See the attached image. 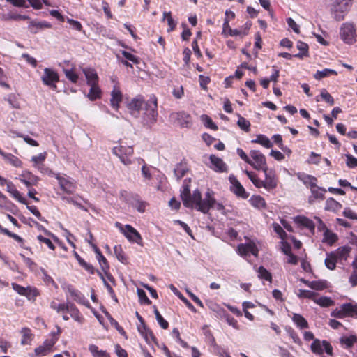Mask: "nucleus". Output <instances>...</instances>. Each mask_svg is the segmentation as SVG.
I'll return each instance as SVG.
<instances>
[{
  "label": "nucleus",
  "instance_id": "1",
  "mask_svg": "<svg viewBox=\"0 0 357 357\" xmlns=\"http://www.w3.org/2000/svg\"><path fill=\"white\" fill-rule=\"evenodd\" d=\"M181 198L185 207L195 208L204 214L208 213L210 209L216 204L213 191L208 190L205 194L204 199H202L200 191L197 189L191 194L190 186L187 184L183 186Z\"/></svg>",
  "mask_w": 357,
  "mask_h": 357
},
{
  "label": "nucleus",
  "instance_id": "2",
  "mask_svg": "<svg viewBox=\"0 0 357 357\" xmlns=\"http://www.w3.org/2000/svg\"><path fill=\"white\" fill-rule=\"evenodd\" d=\"M50 307L58 313H63L62 318L65 321L69 320V317L65 313L68 312L73 319L78 323H83L84 318L77 306L71 302L66 303H58L54 301L50 303Z\"/></svg>",
  "mask_w": 357,
  "mask_h": 357
},
{
  "label": "nucleus",
  "instance_id": "3",
  "mask_svg": "<svg viewBox=\"0 0 357 357\" xmlns=\"http://www.w3.org/2000/svg\"><path fill=\"white\" fill-rule=\"evenodd\" d=\"M143 121L144 123L151 127L156 121L158 118V100L155 96H152L144 102L143 107Z\"/></svg>",
  "mask_w": 357,
  "mask_h": 357
},
{
  "label": "nucleus",
  "instance_id": "4",
  "mask_svg": "<svg viewBox=\"0 0 357 357\" xmlns=\"http://www.w3.org/2000/svg\"><path fill=\"white\" fill-rule=\"evenodd\" d=\"M353 0H333L330 6L332 17L337 21L344 20L350 10Z\"/></svg>",
  "mask_w": 357,
  "mask_h": 357
},
{
  "label": "nucleus",
  "instance_id": "5",
  "mask_svg": "<svg viewBox=\"0 0 357 357\" xmlns=\"http://www.w3.org/2000/svg\"><path fill=\"white\" fill-rule=\"evenodd\" d=\"M339 37L346 45H351L357 41V27L352 22L342 23L339 29Z\"/></svg>",
  "mask_w": 357,
  "mask_h": 357
},
{
  "label": "nucleus",
  "instance_id": "6",
  "mask_svg": "<svg viewBox=\"0 0 357 357\" xmlns=\"http://www.w3.org/2000/svg\"><path fill=\"white\" fill-rule=\"evenodd\" d=\"M59 337L54 333H51V337L44 340L43 344L34 349L33 354H29L30 357H43L49 355L54 351V345Z\"/></svg>",
  "mask_w": 357,
  "mask_h": 357
},
{
  "label": "nucleus",
  "instance_id": "7",
  "mask_svg": "<svg viewBox=\"0 0 357 357\" xmlns=\"http://www.w3.org/2000/svg\"><path fill=\"white\" fill-rule=\"evenodd\" d=\"M115 226L124 235V236L130 243H136L138 245H143V240L139 232L130 225H123L116 222Z\"/></svg>",
  "mask_w": 357,
  "mask_h": 357
},
{
  "label": "nucleus",
  "instance_id": "8",
  "mask_svg": "<svg viewBox=\"0 0 357 357\" xmlns=\"http://www.w3.org/2000/svg\"><path fill=\"white\" fill-rule=\"evenodd\" d=\"M112 153L118 157L125 165H129L132 162L134 149L132 146H125L119 144L112 149Z\"/></svg>",
  "mask_w": 357,
  "mask_h": 357
},
{
  "label": "nucleus",
  "instance_id": "9",
  "mask_svg": "<svg viewBox=\"0 0 357 357\" xmlns=\"http://www.w3.org/2000/svg\"><path fill=\"white\" fill-rule=\"evenodd\" d=\"M55 178L58 181L60 189L64 194L72 195L76 191L77 183L73 178L66 175L61 176L59 173L55 174Z\"/></svg>",
  "mask_w": 357,
  "mask_h": 357
},
{
  "label": "nucleus",
  "instance_id": "10",
  "mask_svg": "<svg viewBox=\"0 0 357 357\" xmlns=\"http://www.w3.org/2000/svg\"><path fill=\"white\" fill-rule=\"evenodd\" d=\"M11 286L14 291L20 295L25 296L29 301H35L40 294V291L36 287L28 286L24 287L15 282L12 283Z\"/></svg>",
  "mask_w": 357,
  "mask_h": 357
},
{
  "label": "nucleus",
  "instance_id": "11",
  "mask_svg": "<svg viewBox=\"0 0 357 357\" xmlns=\"http://www.w3.org/2000/svg\"><path fill=\"white\" fill-rule=\"evenodd\" d=\"M169 121L181 128H190L192 126L191 116L184 111L172 112L169 115Z\"/></svg>",
  "mask_w": 357,
  "mask_h": 357
},
{
  "label": "nucleus",
  "instance_id": "12",
  "mask_svg": "<svg viewBox=\"0 0 357 357\" xmlns=\"http://www.w3.org/2000/svg\"><path fill=\"white\" fill-rule=\"evenodd\" d=\"M314 218L317 222L318 231L321 233L323 236V241L329 245L335 243L337 240V236L332 231L329 230L319 218Z\"/></svg>",
  "mask_w": 357,
  "mask_h": 357
},
{
  "label": "nucleus",
  "instance_id": "13",
  "mask_svg": "<svg viewBox=\"0 0 357 357\" xmlns=\"http://www.w3.org/2000/svg\"><path fill=\"white\" fill-rule=\"evenodd\" d=\"M43 83L52 89H56V83L59 82V75L52 68H45L41 77Z\"/></svg>",
  "mask_w": 357,
  "mask_h": 357
},
{
  "label": "nucleus",
  "instance_id": "14",
  "mask_svg": "<svg viewBox=\"0 0 357 357\" xmlns=\"http://www.w3.org/2000/svg\"><path fill=\"white\" fill-rule=\"evenodd\" d=\"M251 160V165L254 169L257 170H264L268 168L266 160L265 155L257 150H251L250 152Z\"/></svg>",
  "mask_w": 357,
  "mask_h": 357
},
{
  "label": "nucleus",
  "instance_id": "15",
  "mask_svg": "<svg viewBox=\"0 0 357 357\" xmlns=\"http://www.w3.org/2000/svg\"><path fill=\"white\" fill-rule=\"evenodd\" d=\"M229 181L231 183L230 190L238 197L242 199H247L249 197V193L246 192L244 187L241 184L239 181L234 175L229 176Z\"/></svg>",
  "mask_w": 357,
  "mask_h": 357
},
{
  "label": "nucleus",
  "instance_id": "16",
  "mask_svg": "<svg viewBox=\"0 0 357 357\" xmlns=\"http://www.w3.org/2000/svg\"><path fill=\"white\" fill-rule=\"evenodd\" d=\"M236 252L242 257H246L249 254H252L255 257H257L259 254V249L253 241H250L247 243H241L238 245Z\"/></svg>",
  "mask_w": 357,
  "mask_h": 357
},
{
  "label": "nucleus",
  "instance_id": "17",
  "mask_svg": "<svg viewBox=\"0 0 357 357\" xmlns=\"http://www.w3.org/2000/svg\"><path fill=\"white\" fill-rule=\"evenodd\" d=\"M19 180L27 188H31L37 185L40 178L30 171L24 170L19 175Z\"/></svg>",
  "mask_w": 357,
  "mask_h": 357
},
{
  "label": "nucleus",
  "instance_id": "18",
  "mask_svg": "<svg viewBox=\"0 0 357 357\" xmlns=\"http://www.w3.org/2000/svg\"><path fill=\"white\" fill-rule=\"evenodd\" d=\"M324 351L326 353V356L331 357L333 354L331 345L326 340H314V353L321 354Z\"/></svg>",
  "mask_w": 357,
  "mask_h": 357
},
{
  "label": "nucleus",
  "instance_id": "19",
  "mask_svg": "<svg viewBox=\"0 0 357 357\" xmlns=\"http://www.w3.org/2000/svg\"><path fill=\"white\" fill-rule=\"evenodd\" d=\"M263 172L265 175V180L264 181V188L268 190L275 189L278 184L275 172L272 169H268V168L264 169Z\"/></svg>",
  "mask_w": 357,
  "mask_h": 357
},
{
  "label": "nucleus",
  "instance_id": "20",
  "mask_svg": "<svg viewBox=\"0 0 357 357\" xmlns=\"http://www.w3.org/2000/svg\"><path fill=\"white\" fill-rule=\"evenodd\" d=\"M67 293L77 303L87 306V307L89 306V302L85 298L84 294L78 289H76L75 288H74L72 285H68L67 287Z\"/></svg>",
  "mask_w": 357,
  "mask_h": 357
},
{
  "label": "nucleus",
  "instance_id": "21",
  "mask_svg": "<svg viewBox=\"0 0 357 357\" xmlns=\"http://www.w3.org/2000/svg\"><path fill=\"white\" fill-rule=\"evenodd\" d=\"M144 102L143 96H138L131 100V101L128 104V108L132 114L137 116L139 114V111L143 109Z\"/></svg>",
  "mask_w": 357,
  "mask_h": 357
},
{
  "label": "nucleus",
  "instance_id": "22",
  "mask_svg": "<svg viewBox=\"0 0 357 357\" xmlns=\"http://www.w3.org/2000/svg\"><path fill=\"white\" fill-rule=\"evenodd\" d=\"M137 329L140 334L144 337L147 343H150L151 341L155 344H157V338L152 331L147 327L146 324L138 325Z\"/></svg>",
  "mask_w": 357,
  "mask_h": 357
},
{
  "label": "nucleus",
  "instance_id": "23",
  "mask_svg": "<svg viewBox=\"0 0 357 357\" xmlns=\"http://www.w3.org/2000/svg\"><path fill=\"white\" fill-rule=\"evenodd\" d=\"M6 190L13 198L23 204L27 205L28 202L26 199L22 196L16 186L11 181L7 183Z\"/></svg>",
  "mask_w": 357,
  "mask_h": 357
},
{
  "label": "nucleus",
  "instance_id": "24",
  "mask_svg": "<svg viewBox=\"0 0 357 357\" xmlns=\"http://www.w3.org/2000/svg\"><path fill=\"white\" fill-rule=\"evenodd\" d=\"M125 200L130 202V205L139 213H144L146 211V208L149 206V204L142 200L138 195H132L131 200H128L125 197Z\"/></svg>",
  "mask_w": 357,
  "mask_h": 357
},
{
  "label": "nucleus",
  "instance_id": "25",
  "mask_svg": "<svg viewBox=\"0 0 357 357\" xmlns=\"http://www.w3.org/2000/svg\"><path fill=\"white\" fill-rule=\"evenodd\" d=\"M82 72L85 75L86 84L89 86L98 84L99 77L95 69L86 68L82 69Z\"/></svg>",
  "mask_w": 357,
  "mask_h": 357
},
{
  "label": "nucleus",
  "instance_id": "26",
  "mask_svg": "<svg viewBox=\"0 0 357 357\" xmlns=\"http://www.w3.org/2000/svg\"><path fill=\"white\" fill-rule=\"evenodd\" d=\"M294 223L301 229H308L312 231V220L304 215H297L294 218Z\"/></svg>",
  "mask_w": 357,
  "mask_h": 357
},
{
  "label": "nucleus",
  "instance_id": "27",
  "mask_svg": "<svg viewBox=\"0 0 357 357\" xmlns=\"http://www.w3.org/2000/svg\"><path fill=\"white\" fill-rule=\"evenodd\" d=\"M0 155L7 163L10 164L15 167H21L22 166V162L20 159L12 153L4 152L1 148Z\"/></svg>",
  "mask_w": 357,
  "mask_h": 357
},
{
  "label": "nucleus",
  "instance_id": "28",
  "mask_svg": "<svg viewBox=\"0 0 357 357\" xmlns=\"http://www.w3.org/2000/svg\"><path fill=\"white\" fill-rule=\"evenodd\" d=\"M189 171V166L185 159H183L176 165L174 172L176 179L179 181Z\"/></svg>",
  "mask_w": 357,
  "mask_h": 357
},
{
  "label": "nucleus",
  "instance_id": "29",
  "mask_svg": "<svg viewBox=\"0 0 357 357\" xmlns=\"http://www.w3.org/2000/svg\"><path fill=\"white\" fill-rule=\"evenodd\" d=\"M210 161L213 165L212 169L214 171L218 172H227V165L221 158L215 156V155H211L210 156Z\"/></svg>",
  "mask_w": 357,
  "mask_h": 357
},
{
  "label": "nucleus",
  "instance_id": "30",
  "mask_svg": "<svg viewBox=\"0 0 357 357\" xmlns=\"http://www.w3.org/2000/svg\"><path fill=\"white\" fill-rule=\"evenodd\" d=\"M123 96L119 88L114 86L113 90L111 92V105L113 108L118 109L119 104L122 101Z\"/></svg>",
  "mask_w": 357,
  "mask_h": 357
},
{
  "label": "nucleus",
  "instance_id": "31",
  "mask_svg": "<svg viewBox=\"0 0 357 357\" xmlns=\"http://www.w3.org/2000/svg\"><path fill=\"white\" fill-rule=\"evenodd\" d=\"M351 251V248L349 246H343L337 249L335 252H332L336 257L338 261L342 262L346 261Z\"/></svg>",
  "mask_w": 357,
  "mask_h": 357
},
{
  "label": "nucleus",
  "instance_id": "32",
  "mask_svg": "<svg viewBox=\"0 0 357 357\" xmlns=\"http://www.w3.org/2000/svg\"><path fill=\"white\" fill-rule=\"evenodd\" d=\"M20 333L22 334L21 344L30 345L34 337L31 330L29 328L24 327L21 329Z\"/></svg>",
  "mask_w": 357,
  "mask_h": 357
},
{
  "label": "nucleus",
  "instance_id": "33",
  "mask_svg": "<svg viewBox=\"0 0 357 357\" xmlns=\"http://www.w3.org/2000/svg\"><path fill=\"white\" fill-rule=\"evenodd\" d=\"M90 89L87 98L91 101H94L101 98L102 91L98 84L89 85Z\"/></svg>",
  "mask_w": 357,
  "mask_h": 357
},
{
  "label": "nucleus",
  "instance_id": "34",
  "mask_svg": "<svg viewBox=\"0 0 357 357\" xmlns=\"http://www.w3.org/2000/svg\"><path fill=\"white\" fill-rule=\"evenodd\" d=\"M250 204L258 209L265 208L266 203L265 199L260 195H253L249 199Z\"/></svg>",
  "mask_w": 357,
  "mask_h": 357
},
{
  "label": "nucleus",
  "instance_id": "35",
  "mask_svg": "<svg viewBox=\"0 0 357 357\" xmlns=\"http://www.w3.org/2000/svg\"><path fill=\"white\" fill-rule=\"evenodd\" d=\"M314 303L322 307H328L334 305V301L327 296H314Z\"/></svg>",
  "mask_w": 357,
  "mask_h": 357
},
{
  "label": "nucleus",
  "instance_id": "36",
  "mask_svg": "<svg viewBox=\"0 0 357 357\" xmlns=\"http://www.w3.org/2000/svg\"><path fill=\"white\" fill-rule=\"evenodd\" d=\"M251 142L261 144L267 149H270L273 146V143L270 141L268 137L262 134L257 135L256 139H252Z\"/></svg>",
  "mask_w": 357,
  "mask_h": 357
},
{
  "label": "nucleus",
  "instance_id": "37",
  "mask_svg": "<svg viewBox=\"0 0 357 357\" xmlns=\"http://www.w3.org/2000/svg\"><path fill=\"white\" fill-rule=\"evenodd\" d=\"M342 208V205L333 198H329L326 202L325 209L333 212H337Z\"/></svg>",
  "mask_w": 357,
  "mask_h": 357
},
{
  "label": "nucleus",
  "instance_id": "38",
  "mask_svg": "<svg viewBox=\"0 0 357 357\" xmlns=\"http://www.w3.org/2000/svg\"><path fill=\"white\" fill-rule=\"evenodd\" d=\"M114 252L119 261L124 264L128 263V257L123 251L121 245H115L114 247Z\"/></svg>",
  "mask_w": 357,
  "mask_h": 357
},
{
  "label": "nucleus",
  "instance_id": "39",
  "mask_svg": "<svg viewBox=\"0 0 357 357\" xmlns=\"http://www.w3.org/2000/svg\"><path fill=\"white\" fill-rule=\"evenodd\" d=\"M74 256L75 259L77 260L79 264L84 268L86 271H88L90 274H94L95 273V268L94 267L86 262L84 259H82L79 255H78L76 252H74Z\"/></svg>",
  "mask_w": 357,
  "mask_h": 357
},
{
  "label": "nucleus",
  "instance_id": "40",
  "mask_svg": "<svg viewBox=\"0 0 357 357\" xmlns=\"http://www.w3.org/2000/svg\"><path fill=\"white\" fill-rule=\"evenodd\" d=\"M337 75V73L335 70L329 68H324L322 70L317 71V73L314 75V77L316 79L320 80L323 78Z\"/></svg>",
  "mask_w": 357,
  "mask_h": 357
},
{
  "label": "nucleus",
  "instance_id": "41",
  "mask_svg": "<svg viewBox=\"0 0 357 357\" xmlns=\"http://www.w3.org/2000/svg\"><path fill=\"white\" fill-rule=\"evenodd\" d=\"M244 172L255 187L258 188H264V181L259 179L255 173L248 170H245Z\"/></svg>",
  "mask_w": 357,
  "mask_h": 357
},
{
  "label": "nucleus",
  "instance_id": "42",
  "mask_svg": "<svg viewBox=\"0 0 357 357\" xmlns=\"http://www.w3.org/2000/svg\"><path fill=\"white\" fill-rule=\"evenodd\" d=\"M244 172L255 187L258 188H264V181L259 179L255 173L248 170H245Z\"/></svg>",
  "mask_w": 357,
  "mask_h": 357
},
{
  "label": "nucleus",
  "instance_id": "43",
  "mask_svg": "<svg viewBox=\"0 0 357 357\" xmlns=\"http://www.w3.org/2000/svg\"><path fill=\"white\" fill-rule=\"evenodd\" d=\"M89 350L93 357H110L109 353L104 350H99L98 347L95 344H90Z\"/></svg>",
  "mask_w": 357,
  "mask_h": 357
},
{
  "label": "nucleus",
  "instance_id": "44",
  "mask_svg": "<svg viewBox=\"0 0 357 357\" xmlns=\"http://www.w3.org/2000/svg\"><path fill=\"white\" fill-rule=\"evenodd\" d=\"M47 156V153L46 151L40 153L37 155L32 156L31 161L33 162V166L35 168H37L40 165L44 164L43 162L46 160Z\"/></svg>",
  "mask_w": 357,
  "mask_h": 357
},
{
  "label": "nucleus",
  "instance_id": "45",
  "mask_svg": "<svg viewBox=\"0 0 357 357\" xmlns=\"http://www.w3.org/2000/svg\"><path fill=\"white\" fill-rule=\"evenodd\" d=\"M0 233L13 238L17 242H18L21 246H22L24 243V241L22 237H20V236H18L16 234H14V233L10 231L8 229L3 228L1 225H0Z\"/></svg>",
  "mask_w": 357,
  "mask_h": 357
},
{
  "label": "nucleus",
  "instance_id": "46",
  "mask_svg": "<svg viewBox=\"0 0 357 357\" xmlns=\"http://www.w3.org/2000/svg\"><path fill=\"white\" fill-rule=\"evenodd\" d=\"M297 176L307 188L312 191V176L304 172H298Z\"/></svg>",
  "mask_w": 357,
  "mask_h": 357
},
{
  "label": "nucleus",
  "instance_id": "47",
  "mask_svg": "<svg viewBox=\"0 0 357 357\" xmlns=\"http://www.w3.org/2000/svg\"><path fill=\"white\" fill-rule=\"evenodd\" d=\"M63 73L66 75V77L72 83L76 84L79 79V75L75 72L73 68L70 69H63Z\"/></svg>",
  "mask_w": 357,
  "mask_h": 357
},
{
  "label": "nucleus",
  "instance_id": "48",
  "mask_svg": "<svg viewBox=\"0 0 357 357\" xmlns=\"http://www.w3.org/2000/svg\"><path fill=\"white\" fill-rule=\"evenodd\" d=\"M50 24L46 22H36L34 21H31L29 26V29L31 33L36 34L38 33V29H41L45 27L50 28Z\"/></svg>",
  "mask_w": 357,
  "mask_h": 357
},
{
  "label": "nucleus",
  "instance_id": "49",
  "mask_svg": "<svg viewBox=\"0 0 357 357\" xmlns=\"http://www.w3.org/2000/svg\"><path fill=\"white\" fill-rule=\"evenodd\" d=\"M292 320L301 329L306 328L308 326L306 319L299 314H294Z\"/></svg>",
  "mask_w": 357,
  "mask_h": 357
},
{
  "label": "nucleus",
  "instance_id": "50",
  "mask_svg": "<svg viewBox=\"0 0 357 357\" xmlns=\"http://www.w3.org/2000/svg\"><path fill=\"white\" fill-rule=\"evenodd\" d=\"M317 41L324 46L329 45V36L327 32L321 31V33H314Z\"/></svg>",
  "mask_w": 357,
  "mask_h": 357
},
{
  "label": "nucleus",
  "instance_id": "51",
  "mask_svg": "<svg viewBox=\"0 0 357 357\" xmlns=\"http://www.w3.org/2000/svg\"><path fill=\"white\" fill-rule=\"evenodd\" d=\"M320 100H323L331 105L334 104V99L330 95V93L324 89H321L320 96H317L316 98L317 101H320Z\"/></svg>",
  "mask_w": 357,
  "mask_h": 357
},
{
  "label": "nucleus",
  "instance_id": "52",
  "mask_svg": "<svg viewBox=\"0 0 357 357\" xmlns=\"http://www.w3.org/2000/svg\"><path fill=\"white\" fill-rule=\"evenodd\" d=\"M337 262H338V260L332 252L328 255L325 259V265L330 270H334L335 268Z\"/></svg>",
  "mask_w": 357,
  "mask_h": 357
},
{
  "label": "nucleus",
  "instance_id": "53",
  "mask_svg": "<svg viewBox=\"0 0 357 357\" xmlns=\"http://www.w3.org/2000/svg\"><path fill=\"white\" fill-rule=\"evenodd\" d=\"M258 277L261 279H264L266 281L271 282L272 281V275L271 273L264 266H261L258 268Z\"/></svg>",
  "mask_w": 357,
  "mask_h": 357
},
{
  "label": "nucleus",
  "instance_id": "54",
  "mask_svg": "<svg viewBox=\"0 0 357 357\" xmlns=\"http://www.w3.org/2000/svg\"><path fill=\"white\" fill-rule=\"evenodd\" d=\"M345 316H352L357 314V306L353 305L351 303H346L342 305Z\"/></svg>",
  "mask_w": 357,
  "mask_h": 357
},
{
  "label": "nucleus",
  "instance_id": "55",
  "mask_svg": "<svg viewBox=\"0 0 357 357\" xmlns=\"http://www.w3.org/2000/svg\"><path fill=\"white\" fill-rule=\"evenodd\" d=\"M202 121L204 126L213 130H217L218 129L217 125L213 121L212 119L206 114L202 116Z\"/></svg>",
  "mask_w": 357,
  "mask_h": 357
},
{
  "label": "nucleus",
  "instance_id": "56",
  "mask_svg": "<svg viewBox=\"0 0 357 357\" xmlns=\"http://www.w3.org/2000/svg\"><path fill=\"white\" fill-rule=\"evenodd\" d=\"M10 132L12 133L15 134L17 137L23 138L24 141L26 143H27L28 144H29L30 146H39V144L36 140L31 138L28 135H24L23 134H21V133H19V132H15L13 130H11Z\"/></svg>",
  "mask_w": 357,
  "mask_h": 357
},
{
  "label": "nucleus",
  "instance_id": "57",
  "mask_svg": "<svg viewBox=\"0 0 357 357\" xmlns=\"http://www.w3.org/2000/svg\"><path fill=\"white\" fill-rule=\"evenodd\" d=\"M163 17L164 19L167 20V24L169 26L168 31L170 32L174 30L176 26V23L172 18L171 12H164Z\"/></svg>",
  "mask_w": 357,
  "mask_h": 357
},
{
  "label": "nucleus",
  "instance_id": "58",
  "mask_svg": "<svg viewBox=\"0 0 357 357\" xmlns=\"http://www.w3.org/2000/svg\"><path fill=\"white\" fill-rule=\"evenodd\" d=\"M340 340L342 345H344L346 347H350L357 341V337L355 335L343 336Z\"/></svg>",
  "mask_w": 357,
  "mask_h": 357
},
{
  "label": "nucleus",
  "instance_id": "59",
  "mask_svg": "<svg viewBox=\"0 0 357 357\" xmlns=\"http://www.w3.org/2000/svg\"><path fill=\"white\" fill-rule=\"evenodd\" d=\"M102 271H109V264L107 259L102 254L96 257Z\"/></svg>",
  "mask_w": 357,
  "mask_h": 357
},
{
  "label": "nucleus",
  "instance_id": "60",
  "mask_svg": "<svg viewBox=\"0 0 357 357\" xmlns=\"http://www.w3.org/2000/svg\"><path fill=\"white\" fill-rule=\"evenodd\" d=\"M137 295L141 304L151 305V301L147 297L146 292L142 289H137Z\"/></svg>",
  "mask_w": 357,
  "mask_h": 357
},
{
  "label": "nucleus",
  "instance_id": "61",
  "mask_svg": "<svg viewBox=\"0 0 357 357\" xmlns=\"http://www.w3.org/2000/svg\"><path fill=\"white\" fill-rule=\"evenodd\" d=\"M237 124L245 132L250 131V123L245 118L239 115Z\"/></svg>",
  "mask_w": 357,
  "mask_h": 357
},
{
  "label": "nucleus",
  "instance_id": "62",
  "mask_svg": "<svg viewBox=\"0 0 357 357\" xmlns=\"http://www.w3.org/2000/svg\"><path fill=\"white\" fill-rule=\"evenodd\" d=\"M22 257L24 263L25 265L31 270V271H36L37 269L38 265L37 264L33 261L32 259L26 257L24 255H20Z\"/></svg>",
  "mask_w": 357,
  "mask_h": 357
},
{
  "label": "nucleus",
  "instance_id": "63",
  "mask_svg": "<svg viewBox=\"0 0 357 357\" xmlns=\"http://www.w3.org/2000/svg\"><path fill=\"white\" fill-rule=\"evenodd\" d=\"M329 287L328 282L324 280H314V290L322 291Z\"/></svg>",
  "mask_w": 357,
  "mask_h": 357
},
{
  "label": "nucleus",
  "instance_id": "64",
  "mask_svg": "<svg viewBox=\"0 0 357 357\" xmlns=\"http://www.w3.org/2000/svg\"><path fill=\"white\" fill-rule=\"evenodd\" d=\"M121 54L128 61H130L135 64H138L140 62V59L139 57L127 51L123 50L122 51Z\"/></svg>",
  "mask_w": 357,
  "mask_h": 357
}]
</instances>
